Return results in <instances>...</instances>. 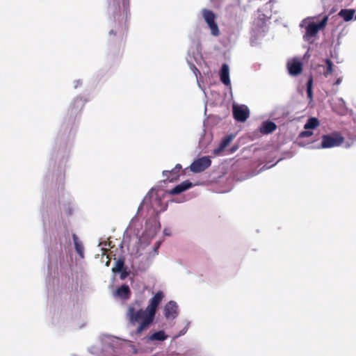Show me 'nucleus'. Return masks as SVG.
I'll return each instance as SVG.
<instances>
[{
	"label": "nucleus",
	"mask_w": 356,
	"mask_h": 356,
	"mask_svg": "<svg viewBox=\"0 0 356 356\" xmlns=\"http://www.w3.org/2000/svg\"><path fill=\"white\" fill-rule=\"evenodd\" d=\"M127 316L132 325L139 323L136 330V334L138 335L140 334L151 324L148 323L145 325L143 324L149 317V312L147 309L145 310L142 309L136 310L133 306H129L127 309Z\"/></svg>",
	"instance_id": "f257e3e1"
},
{
	"label": "nucleus",
	"mask_w": 356,
	"mask_h": 356,
	"mask_svg": "<svg viewBox=\"0 0 356 356\" xmlns=\"http://www.w3.org/2000/svg\"><path fill=\"white\" fill-rule=\"evenodd\" d=\"M328 21V16H325L322 20L318 23L310 22L305 27V33L303 35V39L306 42H312V40L316 36L320 30H323L327 26Z\"/></svg>",
	"instance_id": "f03ea898"
},
{
	"label": "nucleus",
	"mask_w": 356,
	"mask_h": 356,
	"mask_svg": "<svg viewBox=\"0 0 356 356\" xmlns=\"http://www.w3.org/2000/svg\"><path fill=\"white\" fill-rule=\"evenodd\" d=\"M344 142V138L339 132L334 131L330 134L322 136L321 147L331 148L340 146Z\"/></svg>",
	"instance_id": "7ed1b4c3"
},
{
	"label": "nucleus",
	"mask_w": 356,
	"mask_h": 356,
	"mask_svg": "<svg viewBox=\"0 0 356 356\" xmlns=\"http://www.w3.org/2000/svg\"><path fill=\"white\" fill-rule=\"evenodd\" d=\"M163 298V293L162 291H158L154 297L150 300L147 309L149 312V317L143 324L145 325L148 323H152L154 321L156 309Z\"/></svg>",
	"instance_id": "20e7f679"
},
{
	"label": "nucleus",
	"mask_w": 356,
	"mask_h": 356,
	"mask_svg": "<svg viewBox=\"0 0 356 356\" xmlns=\"http://www.w3.org/2000/svg\"><path fill=\"white\" fill-rule=\"evenodd\" d=\"M202 17L214 36L220 35L218 24L216 22V16L214 13L209 9L204 8L202 10Z\"/></svg>",
	"instance_id": "39448f33"
},
{
	"label": "nucleus",
	"mask_w": 356,
	"mask_h": 356,
	"mask_svg": "<svg viewBox=\"0 0 356 356\" xmlns=\"http://www.w3.org/2000/svg\"><path fill=\"white\" fill-rule=\"evenodd\" d=\"M211 164V161L209 156H202L195 160L190 165L191 170L195 173H199L204 171Z\"/></svg>",
	"instance_id": "423d86ee"
},
{
	"label": "nucleus",
	"mask_w": 356,
	"mask_h": 356,
	"mask_svg": "<svg viewBox=\"0 0 356 356\" xmlns=\"http://www.w3.org/2000/svg\"><path fill=\"white\" fill-rule=\"evenodd\" d=\"M233 116L238 122H245L250 115L248 108L245 105L234 106Z\"/></svg>",
	"instance_id": "0eeeda50"
},
{
	"label": "nucleus",
	"mask_w": 356,
	"mask_h": 356,
	"mask_svg": "<svg viewBox=\"0 0 356 356\" xmlns=\"http://www.w3.org/2000/svg\"><path fill=\"white\" fill-rule=\"evenodd\" d=\"M164 315L168 319H174L178 315V306L175 301L168 302L164 308Z\"/></svg>",
	"instance_id": "6e6552de"
},
{
	"label": "nucleus",
	"mask_w": 356,
	"mask_h": 356,
	"mask_svg": "<svg viewBox=\"0 0 356 356\" xmlns=\"http://www.w3.org/2000/svg\"><path fill=\"white\" fill-rule=\"evenodd\" d=\"M289 73L292 76H297L302 71V63L296 58L287 63Z\"/></svg>",
	"instance_id": "1a4fd4ad"
},
{
	"label": "nucleus",
	"mask_w": 356,
	"mask_h": 356,
	"mask_svg": "<svg viewBox=\"0 0 356 356\" xmlns=\"http://www.w3.org/2000/svg\"><path fill=\"white\" fill-rule=\"evenodd\" d=\"M181 169L180 164H177L175 167L171 170H163L162 174L165 177V179L172 182L177 180L179 177V172Z\"/></svg>",
	"instance_id": "9d476101"
},
{
	"label": "nucleus",
	"mask_w": 356,
	"mask_h": 356,
	"mask_svg": "<svg viewBox=\"0 0 356 356\" xmlns=\"http://www.w3.org/2000/svg\"><path fill=\"white\" fill-rule=\"evenodd\" d=\"M220 81L223 84L228 86L231 84L230 79H229V66L227 63H223L222 65L220 71Z\"/></svg>",
	"instance_id": "9b49d317"
},
{
	"label": "nucleus",
	"mask_w": 356,
	"mask_h": 356,
	"mask_svg": "<svg viewBox=\"0 0 356 356\" xmlns=\"http://www.w3.org/2000/svg\"><path fill=\"white\" fill-rule=\"evenodd\" d=\"M193 186V184L189 180L182 181L181 184L177 185L170 191L171 195H178Z\"/></svg>",
	"instance_id": "f8f14e48"
},
{
	"label": "nucleus",
	"mask_w": 356,
	"mask_h": 356,
	"mask_svg": "<svg viewBox=\"0 0 356 356\" xmlns=\"http://www.w3.org/2000/svg\"><path fill=\"white\" fill-rule=\"evenodd\" d=\"M277 129V125L272 121H265L259 127V131L262 134H269Z\"/></svg>",
	"instance_id": "ddd939ff"
},
{
	"label": "nucleus",
	"mask_w": 356,
	"mask_h": 356,
	"mask_svg": "<svg viewBox=\"0 0 356 356\" xmlns=\"http://www.w3.org/2000/svg\"><path fill=\"white\" fill-rule=\"evenodd\" d=\"M233 136L229 135L225 137L220 142V144L218 148H216L213 151V154L215 156H218L220 154L221 152H222L226 147H227L231 141L233 140Z\"/></svg>",
	"instance_id": "4468645a"
},
{
	"label": "nucleus",
	"mask_w": 356,
	"mask_h": 356,
	"mask_svg": "<svg viewBox=\"0 0 356 356\" xmlns=\"http://www.w3.org/2000/svg\"><path fill=\"white\" fill-rule=\"evenodd\" d=\"M72 239L77 254L83 259L84 257V247L82 242L75 234H72Z\"/></svg>",
	"instance_id": "2eb2a0df"
},
{
	"label": "nucleus",
	"mask_w": 356,
	"mask_h": 356,
	"mask_svg": "<svg viewBox=\"0 0 356 356\" xmlns=\"http://www.w3.org/2000/svg\"><path fill=\"white\" fill-rule=\"evenodd\" d=\"M116 294L123 299H128L131 294L129 286L126 284L122 285L116 290Z\"/></svg>",
	"instance_id": "dca6fc26"
},
{
	"label": "nucleus",
	"mask_w": 356,
	"mask_h": 356,
	"mask_svg": "<svg viewBox=\"0 0 356 356\" xmlns=\"http://www.w3.org/2000/svg\"><path fill=\"white\" fill-rule=\"evenodd\" d=\"M354 10L342 9L339 11V15L346 22H348L353 18L355 15Z\"/></svg>",
	"instance_id": "f3484780"
},
{
	"label": "nucleus",
	"mask_w": 356,
	"mask_h": 356,
	"mask_svg": "<svg viewBox=\"0 0 356 356\" xmlns=\"http://www.w3.org/2000/svg\"><path fill=\"white\" fill-rule=\"evenodd\" d=\"M167 335L164 331H158L150 335L148 338L150 341H164L167 339Z\"/></svg>",
	"instance_id": "a211bd4d"
},
{
	"label": "nucleus",
	"mask_w": 356,
	"mask_h": 356,
	"mask_svg": "<svg viewBox=\"0 0 356 356\" xmlns=\"http://www.w3.org/2000/svg\"><path fill=\"white\" fill-rule=\"evenodd\" d=\"M320 124L319 120L316 118H310L304 125L305 129H312L318 127Z\"/></svg>",
	"instance_id": "6ab92c4d"
},
{
	"label": "nucleus",
	"mask_w": 356,
	"mask_h": 356,
	"mask_svg": "<svg viewBox=\"0 0 356 356\" xmlns=\"http://www.w3.org/2000/svg\"><path fill=\"white\" fill-rule=\"evenodd\" d=\"M312 86H313V77L310 76L307 83V98L309 99V102H312L313 100Z\"/></svg>",
	"instance_id": "aec40b11"
},
{
	"label": "nucleus",
	"mask_w": 356,
	"mask_h": 356,
	"mask_svg": "<svg viewBox=\"0 0 356 356\" xmlns=\"http://www.w3.org/2000/svg\"><path fill=\"white\" fill-rule=\"evenodd\" d=\"M326 63V69L323 72V75L325 77H327L329 75L332 74L334 72L333 70V63L330 59L325 60Z\"/></svg>",
	"instance_id": "412c9836"
},
{
	"label": "nucleus",
	"mask_w": 356,
	"mask_h": 356,
	"mask_svg": "<svg viewBox=\"0 0 356 356\" xmlns=\"http://www.w3.org/2000/svg\"><path fill=\"white\" fill-rule=\"evenodd\" d=\"M124 267V261L122 259H119L116 263L115 266L112 268L113 272L114 273H120L122 272Z\"/></svg>",
	"instance_id": "4be33fe9"
},
{
	"label": "nucleus",
	"mask_w": 356,
	"mask_h": 356,
	"mask_svg": "<svg viewBox=\"0 0 356 356\" xmlns=\"http://www.w3.org/2000/svg\"><path fill=\"white\" fill-rule=\"evenodd\" d=\"M313 132L312 131H309L308 129H305V131H302L300 133L299 137L300 138H307L312 136Z\"/></svg>",
	"instance_id": "5701e85b"
},
{
	"label": "nucleus",
	"mask_w": 356,
	"mask_h": 356,
	"mask_svg": "<svg viewBox=\"0 0 356 356\" xmlns=\"http://www.w3.org/2000/svg\"><path fill=\"white\" fill-rule=\"evenodd\" d=\"M128 6H129L128 0H122V12H123V13L127 14Z\"/></svg>",
	"instance_id": "b1692460"
},
{
	"label": "nucleus",
	"mask_w": 356,
	"mask_h": 356,
	"mask_svg": "<svg viewBox=\"0 0 356 356\" xmlns=\"http://www.w3.org/2000/svg\"><path fill=\"white\" fill-rule=\"evenodd\" d=\"M188 327V324H187L186 325V327L182 330L180 331V332H179V334H178L177 337H179V336L185 334L186 332H187Z\"/></svg>",
	"instance_id": "393cba45"
},
{
	"label": "nucleus",
	"mask_w": 356,
	"mask_h": 356,
	"mask_svg": "<svg viewBox=\"0 0 356 356\" xmlns=\"http://www.w3.org/2000/svg\"><path fill=\"white\" fill-rule=\"evenodd\" d=\"M121 273V275H120V278L122 280L124 279L127 275H128V273L126 272V271H122L120 272Z\"/></svg>",
	"instance_id": "a878e982"
},
{
	"label": "nucleus",
	"mask_w": 356,
	"mask_h": 356,
	"mask_svg": "<svg viewBox=\"0 0 356 356\" xmlns=\"http://www.w3.org/2000/svg\"><path fill=\"white\" fill-rule=\"evenodd\" d=\"M341 81H342V78H341V77H339V78H338V79L336 80V81L334 83V84H333V85H334V86H338V85H339V84L341 83Z\"/></svg>",
	"instance_id": "bb28decb"
},
{
	"label": "nucleus",
	"mask_w": 356,
	"mask_h": 356,
	"mask_svg": "<svg viewBox=\"0 0 356 356\" xmlns=\"http://www.w3.org/2000/svg\"><path fill=\"white\" fill-rule=\"evenodd\" d=\"M109 35H116V32H115L113 30H111L110 32H109Z\"/></svg>",
	"instance_id": "cd10ccee"
},
{
	"label": "nucleus",
	"mask_w": 356,
	"mask_h": 356,
	"mask_svg": "<svg viewBox=\"0 0 356 356\" xmlns=\"http://www.w3.org/2000/svg\"><path fill=\"white\" fill-rule=\"evenodd\" d=\"M160 244H161V242H160V241H159V242H157V243H156V249H157V248H159Z\"/></svg>",
	"instance_id": "c85d7f7f"
},
{
	"label": "nucleus",
	"mask_w": 356,
	"mask_h": 356,
	"mask_svg": "<svg viewBox=\"0 0 356 356\" xmlns=\"http://www.w3.org/2000/svg\"><path fill=\"white\" fill-rule=\"evenodd\" d=\"M109 263H110V261H108L107 262H106V266H108V265H109Z\"/></svg>",
	"instance_id": "c756f323"
}]
</instances>
